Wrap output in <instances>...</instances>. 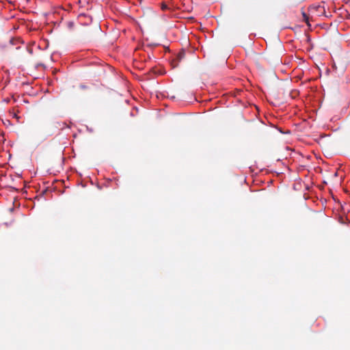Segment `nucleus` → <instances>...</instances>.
<instances>
[{"label": "nucleus", "mask_w": 350, "mask_h": 350, "mask_svg": "<svg viewBox=\"0 0 350 350\" xmlns=\"http://www.w3.org/2000/svg\"><path fill=\"white\" fill-rule=\"evenodd\" d=\"M320 9L323 10V12H325L324 8H322L321 5H313V6L310 7V11H312V10L319 11V10H320Z\"/></svg>", "instance_id": "obj_1"}, {"label": "nucleus", "mask_w": 350, "mask_h": 350, "mask_svg": "<svg viewBox=\"0 0 350 350\" xmlns=\"http://www.w3.org/2000/svg\"><path fill=\"white\" fill-rule=\"evenodd\" d=\"M302 16H303L304 21L308 24V25H310L309 21H308V16H307V14L304 12H303Z\"/></svg>", "instance_id": "obj_2"}, {"label": "nucleus", "mask_w": 350, "mask_h": 350, "mask_svg": "<svg viewBox=\"0 0 350 350\" xmlns=\"http://www.w3.org/2000/svg\"><path fill=\"white\" fill-rule=\"evenodd\" d=\"M185 52L184 51H182V52H180L178 55H177V59H178V61L181 60L183 58H184L185 57Z\"/></svg>", "instance_id": "obj_3"}, {"label": "nucleus", "mask_w": 350, "mask_h": 350, "mask_svg": "<svg viewBox=\"0 0 350 350\" xmlns=\"http://www.w3.org/2000/svg\"><path fill=\"white\" fill-rule=\"evenodd\" d=\"M167 6L165 5H162V9L164 10V9H166Z\"/></svg>", "instance_id": "obj_4"}]
</instances>
